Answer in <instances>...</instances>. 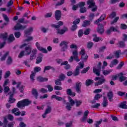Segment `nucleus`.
<instances>
[{
	"label": "nucleus",
	"mask_w": 127,
	"mask_h": 127,
	"mask_svg": "<svg viewBox=\"0 0 127 127\" xmlns=\"http://www.w3.org/2000/svg\"><path fill=\"white\" fill-rule=\"evenodd\" d=\"M31 104V101L29 99H23L21 101H18L17 103L16 106L17 108H23L29 106Z\"/></svg>",
	"instance_id": "1"
},
{
	"label": "nucleus",
	"mask_w": 127,
	"mask_h": 127,
	"mask_svg": "<svg viewBox=\"0 0 127 127\" xmlns=\"http://www.w3.org/2000/svg\"><path fill=\"white\" fill-rule=\"evenodd\" d=\"M32 31H33V28L32 27H30L29 29L24 31L25 34L24 35L25 37H27V39L24 40V42H28L29 41H31V40H33V37L28 36L31 34V32H32Z\"/></svg>",
	"instance_id": "2"
},
{
	"label": "nucleus",
	"mask_w": 127,
	"mask_h": 127,
	"mask_svg": "<svg viewBox=\"0 0 127 127\" xmlns=\"http://www.w3.org/2000/svg\"><path fill=\"white\" fill-rule=\"evenodd\" d=\"M79 54L81 55L80 59L82 63L87 62V61L88 60V55L86 54V50H85V49H81L80 52H79Z\"/></svg>",
	"instance_id": "3"
},
{
	"label": "nucleus",
	"mask_w": 127,
	"mask_h": 127,
	"mask_svg": "<svg viewBox=\"0 0 127 127\" xmlns=\"http://www.w3.org/2000/svg\"><path fill=\"white\" fill-rule=\"evenodd\" d=\"M69 102L66 103V109L67 111H71L72 109V107L75 105V101L72 99V98L70 96L68 97Z\"/></svg>",
	"instance_id": "4"
},
{
	"label": "nucleus",
	"mask_w": 127,
	"mask_h": 127,
	"mask_svg": "<svg viewBox=\"0 0 127 127\" xmlns=\"http://www.w3.org/2000/svg\"><path fill=\"white\" fill-rule=\"evenodd\" d=\"M102 69V63L99 62L97 64V66L96 67L95 66L93 67V73L95 74L97 76H100L101 75V70Z\"/></svg>",
	"instance_id": "5"
},
{
	"label": "nucleus",
	"mask_w": 127,
	"mask_h": 127,
	"mask_svg": "<svg viewBox=\"0 0 127 127\" xmlns=\"http://www.w3.org/2000/svg\"><path fill=\"white\" fill-rule=\"evenodd\" d=\"M95 81H98L97 82L95 83V85L100 86V85H103L106 82V79L104 76H102V77H96L95 78Z\"/></svg>",
	"instance_id": "6"
},
{
	"label": "nucleus",
	"mask_w": 127,
	"mask_h": 127,
	"mask_svg": "<svg viewBox=\"0 0 127 127\" xmlns=\"http://www.w3.org/2000/svg\"><path fill=\"white\" fill-rule=\"evenodd\" d=\"M60 46L62 47L61 51L63 52H65L68 49V42L66 41L61 42Z\"/></svg>",
	"instance_id": "7"
},
{
	"label": "nucleus",
	"mask_w": 127,
	"mask_h": 127,
	"mask_svg": "<svg viewBox=\"0 0 127 127\" xmlns=\"http://www.w3.org/2000/svg\"><path fill=\"white\" fill-rule=\"evenodd\" d=\"M96 30L99 34H103L104 32H105V26H104V24H99Z\"/></svg>",
	"instance_id": "8"
},
{
	"label": "nucleus",
	"mask_w": 127,
	"mask_h": 127,
	"mask_svg": "<svg viewBox=\"0 0 127 127\" xmlns=\"http://www.w3.org/2000/svg\"><path fill=\"white\" fill-rule=\"evenodd\" d=\"M14 28V30H24V29L26 28V25L23 26L21 24L17 23Z\"/></svg>",
	"instance_id": "9"
},
{
	"label": "nucleus",
	"mask_w": 127,
	"mask_h": 127,
	"mask_svg": "<svg viewBox=\"0 0 127 127\" xmlns=\"http://www.w3.org/2000/svg\"><path fill=\"white\" fill-rule=\"evenodd\" d=\"M113 31L114 32H116L117 31H118V29H117V28H116L114 26H111L110 27L109 29L106 30V31L105 32V33H106L107 35H110V34H111V33H112Z\"/></svg>",
	"instance_id": "10"
},
{
	"label": "nucleus",
	"mask_w": 127,
	"mask_h": 127,
	"mask_svg": "<svg viewBox=\"0 0 127 127\" xmlns=\"http://www.w3.org/2000/svg\"><path fill=\"white\" fill-rule=\"evenodd\" d=\"M62 13L60 10H57L55 13V18L57 20H60L61 19Z\"/></svg>",
	"instance_id": "11"
},
{
	"label": "nucleus",
	"mask_w": 127,
	"mask_h": 127,
	"mask_svg": "<svg viewBox=\"0 0 127 127\" xmlns=\"http://www.w3.org/2000/svg\"><path fill=\"white\" fill-rule=\"evenodd\" d=\"M36 46L37 48V49H38L39 50V51H42V52H43V53H47L48 52L47 51V50H46V49L43 48L41 47H40V44H39V43L38 42H36Z\"/></svg>",
	"instance_id": "12"
},
{
	"label": "nucleus",
	"mask_w": 127,
	"mask_h": 127,
	"mask_svg": "<svg viewBox=\"0 0 127 127\" xmlns=\"http://www.w3.org/2000/svg\"><path fill=\"white\" fill-rule=\"evenodd\" d=\"M82 87V83L80 82H76L75 90L77 93H81V88Z\"/></svg>",
	"instance_id": "13"
},
{
	"label": "nucleus",
	"mask_w": 127,
	"mask_h": 127,
	"mask_svg": "<svg viewBox=\"0 0 127 127\" xmlns=\"http://www.w3.org/2000/svg\"><path fill=\"white\" fill-rule=\"evenodd\" d=\"M87 5H89L88 8H93V7L96 5L95 0H88L87 2Z\"/></svg>",
	"instance_id": "14"
},
{
	"label": "nucleus",
	"mask_w": 127,
	"mask_h": 127,
	"mask_svg": "<svg viewBox=\"0 0 127 127\" xmlns=\"http://www.w3.org/2000/svg\"><path fill=\"white\" fill-rule=\"evenodd\" d=\"M53 99H56L57 101H62L63 100L64 104H66V100L65 99H63L62 97H59L56 95H53L51 96V99L53 100Z\"/></svg>",
	"instance_id": "15"
},
{
	"label": "nucleus",
	"mask_w": 127,
	"mask_h": 127,
	"mask_svg": "<svg viewBox=\"0 0 127 127\" xmlns=\"http://www.w3.org/2000/svg\"><path fill=\"white\" fill-rule=\"evenodd\" d=\"M118 77H119L120 82H124L127 80V77L124 76V73L123 72H120L118 74Z\"/></svg>",
	"instance_id": "16"
},
{
	"label": "nucleus",
	"mask_w": 127,
	"mask_h": 127,
	"mask_svg": "<svg viewBox=\"0 0 127 127\" xmlns=\"http://www.w3.org/2000/svg\"><path fill=\"white\" fill-rule=\"evenodd\" d=\"M20 85H21V82H17L16 88H19V91H20V93H21V94H23V91H24V86L21 85L20 87Z\"/></svg>",
	"instance_id": "17"
},
{
	"label": "nucleus",
	"mask_w": 127,
	"mask_h": 127,
	"mask_svg": "<svg viewBox=\"0 0 127 127\" xmlns=\"http://www.w3.org/2000/svg\"><path fill=\"white\" fill-rule=\"evenodd\" d=\"M73 57L74 58V60L76 61V62H79L80 61V59H79V57L78 56V51L77 50H74L72 52Z\"/></svg>",
	"instance_id": "18"
},
{
	"label": "nucleus",
	"mask_w": 127,
	"mask_h": 127,
	"mask_svg": "<svg viewBox=\"0 0 127 127\" xmlns=\"http://www.w3.org/2000/svg\"><path fill=\"white\" fill-rule=\"evenodd\" d=\"M37 80L40 83H42V82H47V81H48V78L40 76L37 78Z\"/></svg>",
	"instance_id": "19"
},
{
	"label": "nucleus",
	"mask_w": 127,
	"mask_h": 127,
	"mask_svg": "<svg viewBox=\"0 0 127 127\" xmlns=\"http://www.w3.org/2000/svg\"><path fill=\"white\" fill-rule=\"evenodd\" d=\"M119 107L120 109H125V110H127V101H123L120 103Z\"/></svg>",
	"instance_id": "20"
},
{
	"label": "nucleus",
	"mask_w": 127,
	"mask_h": 127,
	"mask_svg": "<svg viewBox=\"0 0 127 127\" xmlns=\"http://www.w3.org/2000/svg\"><path fill=\"white\" fill-rule=\"evenodd\" d=\"M73 76L74 77H76L77 76H78V75H79L80 74V67H79V66H77L75 68V69L74 70V71L73 72Z\"/></svg>",
	"instance_id": "21"
},
{
	"label": "nucleus",
	"mask_w": 127,
	"mask_h": 127,
	"mask_svg": "<svg viewBox=\"0 0 127 127\" xmlns=\"http://www.w3.org/2000/svg\"><path fill=\"white\" fill-rule=\"evenodd\" d=\"M107 97L109 98V102H113V98H114V93L113 91H110L107 93Z\"/></svg>",
	"instance_id": "22"
},
{
	"label": "nucleus",
	"mask_w": 127,
	"mask_h": 127,
	"mask_svg": "<svg viewBox=\"0 0 127 127\" xmlns=\"http://www.w3.org/2000/svg\"><path fill=\"white\" fill-rule=\"evenodd\" d=\"M66 94L68 96H72V97H75V96H76V93L72 92V90L70 88L66 90Z\"/></svg>",
	"instance_id": "23"
},
{
	"label": "nucleus",
	"mask_w": 127,
	"mask_h": 127,
	"mask_svg": "<svg viewBox=\"0 0 127 127\" xmlns=\"http://www.w3.org/2000/svg\"><path fill=\"white\" fill-rule=\"evenodd\" d=\"M37 53V50H33L32 52V54L30 56V60H33L35 58L36 54Z\"/></svg>",
	"instance_id": "24"
},
{
	"label": "nucleus",
	"mask_w": 127,
	"mask_h": 127,
	"mask_svg": "<svg viewBox=\"0 0 127 127\" xmlns=\"http://www.w3.org/2000/svg\"><path fill=\"white\" fill-rule=\"evenodd\" d=\"M108 104L109 102H108V99L105 96H104L103 97V101L102 104V106L103 107V108H106L108 106Z\"/></svg>",
	"instance_id": "25"
},
{
	"label": "nucleus",
	"mask_w": 127,
	"mask_h": 127,
	"mask_svg": "<svg viewBox=\"0 0 127 127\" xmlns=\"http://www.w3.org/2000/svg\"><path fill=\"white\" fill-rule=\"evenodd\" d=\"M112 72H113V69L102 70V73L104 76H107V75H109Z\"/></svg>",
	"instance_id": "26"
},
{
	"label": "nucleus",
	"mask_w": 127,
	"mask_h": 127,
	"mask_svg": "<svg viewBox=\"0 0 127 127\" xmlns=\"http://www.w3.org/2000/svg\"><path fill=\"white\" fill-rule=\"evenodd\" d=\"M32 94L34 96L35 99H37L38 97V92L35 88H33L32 90Z\"/></svg>",
	"instance_id": "27"
},
{
	"label": "nucleus",
	"mask_w": 127,
	"mask_h": 127,
	"mask_svg": "<svg viewBox=\"0 0 127 127\" xmlns=\"http://www.w3.org/2000/svg\"><path fill=\"white\" fill-rule=\"evenodd\" d=\"M68 30V28L67 27H65L64 29H62V30H58L57 33L58 34H64L66 31Z\"/></svg>",
	"instance_id": "28"
},
{
	"label": "nucleus",
	"mask_w": 127,
	"mask_h": 127,
	"mask_svg": "<svg viewBox=\"0 0 127 127\" xmlns=\"http://www.w3.org/2000/svg\"><path fill=\"white\" fill-rule=\"evenodd\" d=\"M8 55H9V52H6L5 54L0 58V61H4Z\"/></svg>",
	"instance_id": "29"
},
{
	"label": "nucleus",
	"mask_w": 127,
	"mask_h": 127,
	"mask_svg": "<svg viewBox=\"0 0 127 127\" xmlns=\"http://www.w3.org/2000/svg\"><path fill=\"white\" fill-rule=\"evenodd\" d=\"M1 38L3 39L4 41L7 40V33L5 32L4 34H1L0 35Z\"/></svg>",
	"instance_id": "30"
},
{
	"label": "nucleus",
	"mask_w": 127,
	"mask_h": 127,
	"mask_svg": "<svg viewBox=\"0 0 127 127\" xmlns=\"http://www.w3.org/2000/svg\"><path fill=\"white\" fill-rule=\"evenodd\" d=\"M65 79H66V75L64 73H61L59 76V79L61 81H65Z\"/></svg>",
	"instance_id": "31"
},
{
	"label": "nucleus",
	"mask_w": 127,
	"mask_h": 127,
	"mask_svg": "<svg viewBox=\"0 0 127 127\" xmlns=\"http://www.w3.org/2000/svg\"><path fill=\"white\" fill-rule=\"evenodd\" d=\"M15 38H14V36H13V34H11L9 36L8 38L7 39L8 41L9 42H12V41H14L15 40Z\"/></svg>",
	"instance_id": "32"
},
{
	"label": "nucleus",
	"mask_w": 127,
	"mask_h": 127,
	"mask_svg": "<svg viewBox=\"0 0 127 127\" xmlns=\"http://www.w3.org/2000/svg\"><path fill=\"white\" fill-rule=\"evenodd\" d=\"M25 51L26 52L27 55H29L31 53V48L30 47H26Z\"/></svg>",
	"instance_id": "33"
},
{
	"label": "nucleus",
	"mask_w": 127,
	"mask_h": 127,
	"mask_svg": "<svg viewBox=\"0 0 127 127\" xmlns=\"http://www.w3.org/2000/svg\"><path fill=\"white\" fill-rule=\"evenodd\" d=\"M12 58H11V57H8L6 60L7 65H11V64H12Z\"/></svg>",
	"instance_id": "34"
},
{
	"label": "nucleus",
	"mask_w": 127,
	"mask_h": 127,
	"mask_svg": "<svg viewBox=\"0 0 127 127\" xmlns=\"http://www.w3.org/2000/svg\"><path fill=\"white\" fill-rule=\"evenodd\" d=\"M42 62V55L37 58L36 64H39Z\"/></svg>",
	"instance_id": "35"
},
{
	"label": "nucleus",
	"mask_w": 127,
	"mask_h": 127,
	"mask_svg": "<svg viewBox=\"0 0 127 127\" xmlns=\"http://www.w3.org/2000/svg\"><path fill=\"white\" fill-rule=\"evenodd\" d=\"M91 24V22L89 20H84L82 23L83 27H86L87 25H90Z\"/></svg>",
	"instance_id": "36"
},
{
	"label": "nucleus",
	"mask_w": 127,
	"mask_h": 127,
	"mask_svg": "<svg viewBox=\"0 0 127 127\" xmlns=\"http://www.w3.org/2000/svg\"><path fill=\"white\" fill-rule=\"evenodd\" d=\"M122 51H121V50H118L114 53V55L116 57V58L119 59L120 58V55Z\"/></svg>",
	"instance_id": "37"
},
{
	"label": "nucleus",
	"mask_w": 127,
	"mask_h": 127,
	"mask_svg": "<svg viewBox=\"0 0 127 127\" xmlns=\"http://www.w3.org/2000/svg\"><path fill=\"white\" fill-rule=\"evenodd\" d=\"M98 15H96V14H95V13H90V14H89V20L90 21H92V20H93V19H94V17H95V16H97Z\"/></svg>",
	"instance_id": "38"
},
{
	"label": "nucleus",
	"mask_w": 127,
	"mask_h": 127,
	"mask_svg": "<svg viewBox=\"0 0 127 127\" xmlns=\"http://www.w3.org/2000/svg\"><path fill=\"white\" fill-rule=\"evenodd\" d=\"M62 81H61L59 79H58L55 80V85H57V86H62Z\"/></svg>",
	"instance_id": "39"
},
{
	"label": "nucleus",
	"mask_w": 127,
	"mask_h": 127,
	"mask_svg": "<svg viewBox=\"0 0 127 127\" xmlns=\"http://www.w3.org/2000/svg\"><path fill=\"white\" fill-rule=\"evenodd\" d=\"M103 97V95L101 94L97 93L94 97V100H96V101H98L101 99Z\"/></svg>",
	"instance_id": "40"
},
{
	"label": "nucleus",
	"mask_w": 127,
	"mask_h": 127,
	"mask_svg": "<svg viewBox=\"0 0 127 127\" xmlns=\"http://www.w3.org/2000/svg\"><path fill=\"white\" fill-rule=\"evenodd\" d=\"M94 83V81L92 79H87L86 81V85L88 86H90L91 84Z\"/></svg>",
	"instance_id": "41"
},
{
	"label": "nucleus",
	"mask_w": 127,
	"mask_h": 127,
	"mask_svg": "<svg viewBox=\"0 0 127 127\" xmlns=\"http://www.w3.org/2000/svg\"><path fill=\"white\" fill-rule=\"evenodd\" d=\"M90 70V66H87L86 68H83L82 70L81 71V74H85L87 73Z\"/></svg>",
	"instance_id": "42"
},
{
	"label": "nucleus",
	"mask_w": 127,
	"mask_h": 127,
	"mask_svg": "<svg viewBox=\"0 0 127 127\" xmlns=\"http://www.w3.org/2000/svg\"><path fill=\"white\" fill-rule=\"evenodd\" d=\"M118 44L120 48H124L126 46V43L124 41H119Z\"/></svg>",
	"instance_id": "43"
},
{
	"label": "nucleus",
	"mask_w": 127,
	"mask_h": 127,
	"mask_svg": "<svg viewBox=\"0 0 127 127\" xmlns=\"http://www.w3.org/2000/svg\"><path fill=\"white\" fill-rule=\"evenodd\" d=\"M75 106L76 108H78V107H80L81 105H82V101L81 100H75Z\"/></svg>",
	"instance_id": "44"
},
{
	"label": "nucleus",
	"mask_w": 127,
	"mask_h": 127,
	"mask_svg": "<svg viewBox=\"0 0 127 127\" xmlns=\"http://www.w3.org/2000/svg\"><path fill=\"white\" fill-rule=\"evenodd\" d=\"M116 16H117V12H116L115 11L112 12L109 15L110 18L112 19L115 18Z\"/></svg>",
	"instance_id": "45"
},
{
	"label": "nucleus",
	"mask_w": 127,
	"mask_h": 127,
	"mask_svg": "<svg viewBox=\"0 0 127 127\" xmlns=\"http://www.w3.org/2000/svg\"><path fill=\"white\" fill-rule=\"evenodd\" d=\"M124 65H125V63L124 62H120L119 64L117 66V69H118V70L122 69V67H123Z\"/></svg>",
	"instance_id": "46"
},
{
	"label": "nucleus",
	"mask_w": 127,
	"mask_h": 127,
	"mask_svg": "<svg viewBox=\"0 0 127 127\" xmlns=\"http://www.w3.org/2000/svg\"><path fill=\"white\" fill-rule=\"evenodd\" d=\"M79 10L80 13H85V12H87V8L86 7H81Z\"/></svg>",
	"instance_id": "47"
},
{
	"label": "nucleus",
	"mask_w": 127,
	"mask_h": 127,
	"mask_svg": "<svg viewBox=\"0 0 127 127\" xmlns=\"http://www.w3.org/2000/svg\"><path fill=\"white\" fill-rule=\"evenodd\" d=\"M51 110H52V108H51V106H48L47 109H46L45 113L47 114H50V113H51Z\"/></svg>",
	"instance_id": "48"
},
{
	"label": "nucleus",
	"mask_w": 127,
	"mask_h": 127,
	"mask_svg": "<svg viewBox=\"0 0 127 127\" xmlns=\"http://www.w3.org/2000/svg\"><path fill=\"white\" fill-rule=\"evenodd\" d=\"M2 16L5 21H6V22H9V18H8L7 15L5 14H3Z\"/></svg>",
	"instance_id": "49"
},
{
	"label": "nucleus",
	"mask_w": 127,
	"mask_h": 127,
	"mask_svg": "<svg viewBox=\"0 0 127 127\" xmlns=\"http://www.w3.org/2000/svg\"><path fill=\"white\" fill-rule=\"evenodd\" d=\"M46 87L47 88L49 92H53V87L51 86L50 84H48L46 85Z\"/></svg>",
	"instance_id": "50"
},
{
	"label": "nucleus",
	"mask_w": 127,
	"mask_h": 127,
	"mask_svg": "<svg viewBox=\"0 0 127 127\" xmlns=\"http://www.w3.org/2000/svg\"><path fill=\"white\" fill-rule=\"evenodd\" d=\"M103 38L101 37H95L93 39V41L95 42H99V41H103Z\"/></svg>",
	"instance_id": "51"
},
{
	"label": "nucleus",
	"mask_w": 127,
	"mask_h": 127,
	"mask_svg": "<svg viewBox=\"0 0 127 127\" xmlns=\"http://www.w3.org/2000/svg\"><path fill=\"white\" fill-rule=\"evenodd\" d=\"M80 21H81V19H80V18H77L72 22V24L73 25H77V24L80 23Z\"/></svg>",
	"instance_id": "52"
},
{
	"label": "nucleus",
	"mask_w": 127,
	"mask_h": 127,
	"mask_svg": "<svg viewBox=\"0 0 127 127\" xmlns=\"http://www.w3.org/2000/svg\"><path fill=\"white\" fill-rule=\"evenodd\" d=\"M93 45H94V43L89 42L87 43V48H88V49H91L93 47Z\"/></svg>",
	"instance_id": "53"
},
{
	"label": "nucleus",
	"mask_w": 127,
	"mask_h": 127,
	"mask_svg": "<svg viewBox=\"0 0 127 127\" xmlns=\"http://www.w3.org/2000/svg\"><path fill=\"white\" fill-rule=\"evenodd\" d=\"M77 5L79 6V7L81 8V7H84L85 5H86V3L85 2H83V1L79 2L77 4Z\"/></svg>",
	"instance_id": "54"
},
{
	"label": "nucleus",
	"mask_w": 127,
	"mask_h": 127,
	"mask_svg": "<svg viewBox=\"0 0 127 127\" xmlns=\"http://www.w3.org/2000/svg\"><path fill=\"white\" fill-rule=\"evenodd\" d=\"M83 34H84V31L82 29L79 30L78 32V37H82V36H83Z\"/></svg>",
	"instance_id": "55"
},
{
	"label": "nucleus",
	"mask_w": 127,
	"mask_h": 127,
	"mask_svg": "<svg viewBox=\"0 0 127 127\" xmlns=\"http://www.w3.org/2000/svg\"><path fill=\"white\" fill-rule=\"evenodd\" d=\"M34 71L35 73L40 72L41 71V68L39 66H36L34 68Z\"/></svg>",
	"instance_id": "56"
},
{
	"label": "nucleus",
	"mask_w": 127,
	"mask_h": 127,
	"mask_svg": "<svg viewBox=\"0 0 127 127\" xmlns=\"http://www.w3.org/2000/svg\"><path fill=\"white\" fill-rule=\"evenodd\" d=\"M51 66L50 65H47L45 66L44 69V71H43V73H45L46 72V71H48L49 70H50V69H51Z\"/></svg>",
	"instance_id": "57"
},
{
	"label": "nucleus",
	"mask_w": 127,
	"mask_h": 127,
	"mask_svg": "<svg viewBox=\"0 0 127 127\" xmlns=\"http://www.w3.org/2000/svg\"><path fill=\"white\" fill-rule=\"evenodd\" d=\"M119 19H120V17L117 16L113 21H111V24H114V23L118 22V20H119Z\"/></svg>",
	"instance_id": "58"
},
{
	"label": "nucleus",
	"mask_w": 127,
	"mask_h": 127,
	"mask_svg": "<svg viewBox=\"0 0 127 127\" xmlns=\"http://www.w3.org/2000/svg\"><path fill=\"white\" fill-rule=\"evenodd\" d=\"M14 36L16 38H19L21 36V33L19 32H16L14 33Z\"/></svg>",
	"instance_id": "59"
},
{
	"label": "nucleus",
	"mask_w": 127,
	"mask_h": 127,
	"mask_svg": "<svg viewBox=\"0 0 127 127\" xmlns=\"http://www.w3.org/2000/svg\"><path fill=\"white\" fill-rule=\"evenodd\" d=\"M54 90H57V91H60L61 90H63V88L61 86H59L58 85H55L54 87Z\"/></svg>",
	"instance_id": "60"
},
{
	"label": "nucleus",
	"mask_w": 127,
	"mask_h": 127,
	"mask_svg": "<svg viewBox=\"0 0 127 127\" xmlns=\"http://www.w3.org/2000/svg\"><path fill=\"white\" fill-rule=\"evenodd\" d=\"M4 87V93L5 94H6V93H8V91H9V87L6 86H3Z\"/></svg>",
	"instance_id": "61"
},
{
	"label": "nucleus",
	"mask_w": 127,
	"mask_h": 127,
	"mask_svg": "<svg viewBox=\"0 0 127 127\" xmlns=\"http://www.w3.org/2000/svg\"><path fill=\"white\" fill-rule=\"evenodd\" d=\"M52 12H50V13H47L45 15H44V17H45V18H48L49 17H51V16H52Z\"/></svg>",
	"instance_id": "62"
},
{
	"label": "nucleus",
	"mask_w": 127,
	"mask_h": 127,
	"mask_svg": "<svg viewBox=\"0 0 127 127\" xmlns=\"http://www.w3.org/2000/svg\"><path fill=\"white\" fill-rule=\"evenodd\" d=\"M117 94L118 96H120V97H123V96H125L126 95V92H123L121 91H119L117 92Z\"/></svg>",
	"instance_id": "63"
},
{
	"label": "nucleus",
	"mask_w": 127,
	"mask_h": 127,
	"mask_svg": "<svg viewBox=\"0 0 127 127\" xmlns=\"http://www.w3.org/2000/svg\"><path fill=\"white\" fill-rule=\"evenodd\" d=\"M106 48H107V47H106V46H104L99 48V52H104V51Z\"/></svg>",
	"instance_id": "64"
}]
</instances>
